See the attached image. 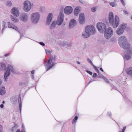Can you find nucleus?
Instances as JSON below:
<instances>
[{
	"label": "nucleus",
	"mask_w": 132,
	"mask_h": 132,
	"mask_svg": "<svg viewBox=\"0 0 132 132\" xmlns=\"http://www.w3.org/2000/svg\"><path fill=\"white\" fill-rule=\"evenodd\" d=\"M118 42L121 47L123 49L127 50L123 56L124 59L127 60H129L132 55V47H130V44L127 42L126 38L124 36L119 37Z\"/></svg>",
	"instance_id": "nucleus-1"
},
{
	"label": "nucleus",
	"mask_w": 132,
	"mask_h": 132,
	"mask_svg": "<svg viewBox=\"0 0 132 132\" xmlns=\"http://www.w3.org/2000/svg\"><path fill=\"white\" fill-rule=\"evenodd\" d=\"M109 20L110 23L112 24L113 27L116 28L119 24V18L117 15L115 16V19L113 18V15L112 12L109 13Z\"/></svg>",
	"instance_id": "nucleus-2"
},
{
	"label": "nucleus",
	"mask_w": 132,
	"mask_h": 132,
	"mask_svg": "<svg viewBox=\"0 0 132 132\" xmlns=\"http://www.w3.org/2000/svg\"><path fill=\"white\" fill-rule=\"evenodd\" d=\"M52 57L50 56L47 62L45 60L44 61V66L46 68H47L46 70V71L49 70L55 64L54 62H52Z\"/></svg>",
	"instance_id": "nucleus-3"
},
{
	"label": "nucleus",
	"mask_w": 132,
	"mask_h": 132,
	"mask_svg": "<svg viewBox=\"0 0 132 132\" xmlns=\"http://www.w3.org/2000/svg\"><path fill=\"white\" fill-rule=\"evenodd\" d=\"M10 71L14 73H15V72L12 66L11 65L9 64L8 65L7 70L5 73L4 77L5 81H7L8 77L10 75Z\"/></svg>",
	"instance_id": "nucleus-4"
},
{
	"label": "nucleus",
	"mask_w": 132,
	"mask_h": 132,
	"mask_svg": "<svg viewBox=\"0 0 132 132\" xmlns=\"http://www.w3.org/2000/svg\"><path fill=\"white\" fill-rule=\"evenodd\" d=\"M40 17V15L39 13L35 12L33 13L31 16L32 22L34 24H37L38 22Z\"/></svg>",
	"instance_id": "nucleus-5"
},
{
	"label": "nucleus",
	"mask_w": 132,
	"mask_h": 132,
	"mask_svg": "<svg viewBox=\"0 0 132 132\" xmlns=\"http://www.w3.org/2000/svg\"><path fill=\"white\" fill-rule=\"evenodd\" d=\"M96 27L100 32L103 33L106 29V26L105 24L102 22H98L97 24Z\"/></svg>",
	"instance_id": "nucleus-6"
},
{
	"label": "nucleus",
	"mask_w": 132,
	"mask_h": 132,
	"mask_svg": "<svg viewBox=\"0 0 132 132\" xmlns=\"http://www.w3.org/2000/svg\"><path fill=\"white\" fill-rule=\"evenodd\" d=\"M23 9L25 11L28 12L30 11L31 8V4L30 2L26 1L23 3Z\"/></svg>",
	"instance_id": "nucleus-7"
},
{
	"label": "nucleus",
	"mask_w": 132,
	"mask_h": 132,
	"mask_svg": "<svg viewBox=\"0 0 132 132\" xmlns=\"http://www.w3.org/2000/svg\"><path fill=\"white\" fill-rule=\"evenodd\" d=\"M85 30H86L87 31H88L90 34H94L95 32V28L92 25H88L86 27Z\"/></svg>",
	"instance_id": "nucleus-8"
},
{
	"label": "nucleus",
	"mask_w": 132,
	"mask_h": 132,
	"mask_svg": "<svg viewBox=\"0 0 132 132\" xmlns=\"http://www.w3.org/2000/svg\"><path fill=\"white\" fill-rule=\"evenodd\" d=\"M64 14L62 13H60L59 14L57 20L56 22L57 24L60 25L62 23L64 18Z\"/></svg>",
	"instance_id": "nucleus-9"
},
{
	"label": "nucleus",
	"mask_w": 132,
	"mask_h": 132,
	"mask_svg": "<svg viewBox=\"0 0 132 132\" xmlns=\"http://www.w3.org/2000/svg\"><path fill=\"white\" fill-rule=\"evenodd\" d=\"M126 25L127 24H122L119 28L117 29V34L120 35L123 33Z\"/></svg>",
	"instance_id": "nucleus-10"
},
{
	"label": "nucleus",
	"mask_w": 132,
	"mask_h": 132,
	"mask_svg": "<svg viewBox=\"0 0 132 132\" xmlns=\"http://www.w3.org/2000/svg\"><path fill=\"white\" fill-rule=\"evenodd\" d=\"M29 19V16L26 13H23L20 15V19L23 22L28 21Z\"/></svg>",
	"instance_id": "nucleus-11"
},
{
	"label": "nucleus",
	"mask_w": 132,
	"mask_h": 132,
	"mask_svg": "<svg viewBox=\"0 0 132 132\" xmlns=\"http://www.w3.org/2000/svg\"><path fill=\"white\" fill-rule=\"evenodd\" d=\"M73 10L72 7L70 6H67L64 8V12L66 14H69L72 12Z\"/></svg>",
	"instance_id": "nucleus-12"
},
{
	"label": "nucleus",
	"mask_w": 132,
	"mask_h": 132,
	"mask_svg": "<svg viewBox=\"0 0 132 132\" xmlns=\"http://www.w3.org/2000/svg\"><path fill=\"white\" fill-rule=\"evenodd\" d=\"M11 13L13 15L16 16H19V12L17 8H13L11 10Z\"/></svg>",
	"instance_id": "nucleus-13"
},
{
	"label": "nucleus",
	"mask_w": 132,
	"mask_h": 132,
	"mask_svg": "<svg viewBox=\"0 0 132 132\" xmlns=\"http://www.w3.org/2000/svg\"><path fill=\"white\" fill-rule=\"evenodd\" d=\"M52 17L53 14L52 13H50L48 14L46 20V24L47 25L50 24L51 21Z\"/></svg>",
	"instance_id": "nucleus-14"
},
{
	"label": "nucleus",
	"mask_w": 132,
	"mask_h": 132,
	"mask_svg": "<svg viewBox=\"0 0 132 132\" xmlns=\"http://www.w3.org/2000/svg\"><path fill=\"white\" fill-rule=\"evenodd\" d=\"M79 19V22L81 24H83L84 23L85 17L84 13H81L80 14Z\"/></svg>",
	"instance_id": "nucleus-15"
},
{
	"label": "nucleus",
	"mask_w": 132,
	"mask_h": 132,
	"mask_svg": "<svg viewBox=\"0 0 132 132\" xmlns=\"http://www.w3.org/2000/svg\"><path fill=\"white\" fill-rule=\"evenodd\" d=\"M8 26L9 28H12L16 30L19 33L20 32L19 31L18 29V28L16 26H14L13 24L10 23L9 22H8Z\"/></svg>",
	"instance_id": "nucleus-16"
},
{
	"label": "nucleus",
	"mask_w": 132,
	"mask_h": 132,
	"mask_svg": "<svg viewBox=\"0 0 132 132\" xmlns=\"http://www.w3.org/2000/svg\"><path fill=\"white\" fill-rule=\"evenodd\" d=\"M76 24V21L74 19L70 21L69 24V28H72Z\"/></svg>",
	"instance_id": "nucleus-17"
},
{
	"label": "nucleus",
	"mask_w": 132,
	"mask_h": 132,
	"mask_svg": "<svg viewBox=\"0 0 132 132\" xmlns=\"http://www.w3.org/2000/svg\"><path fill=\"white\" fill-rule=\"evenodd\" d=\"M90 35V33L88 32V31H87L86 30H85V31L82 32V35L84 38H86L89 37Z\"/></svg>",
	"instance_id": "nucleus-18"
},
{
	"label": "nucleus",
	"mask_w": 132,
	"mask_h": 132,
	"mask_svg": "<svg viewBox=\"0 0 132 132\" xmlns=\"http://www.w3.org/2000/svg\"><path fill=\"white\" fill-rule=\"evenodd\" d=\"M80 7L79 6L76 7L74 11V14L75 15H77L80 12L79 9Z\"/></svg>",
	"instance_id": "nucleus-19"
},
{
	"label": "nucleus",
	"mask_w": 132,
	"mask_h": 132,
	"mask_svg": "<svg viewBox=\"0 0 132 132\" xmlns=\"http://www.w3.org/2000/svg\"><path fill=\"white\" fill-rule=\"evenodd\" d=\"M104 32L108 33L109 34L111 33V34H113V31L112 28L111 27H109L108 29H105V30L104 31Z\"/></svg>",
	"instance_id": "nucleus-20"
},
{
	"label": "nucleus",
	"mask_w": 132,
	"mask_h": 132,
	"mask_svg": "<svg viewBox=\"0 0 132 132\" xmlns=\"http://www.w3.org/2000/svg\"><path fill=\"white\" fill-rule=\"evenodd\" d=\"M6 68L5 64V63H0V70H4Z\"/></svg>",
	"instance_id": "nucleus-21"
},
{
	"label": "nucleus",
	"mask_w": 132,
	"mask_h": 132,
	"mask_svg": "<svg viewBox=\"0 0 132 132\" xmlns=\"http://www.w3.org/2000/svg\"><path fill=\"white\" fill-rule=\"evenodd\" d=\"M126 71L127 74L128 75H130L132 74V67L127 68L126 70Z\"/></svg>",
	"instance_id": "nucleus-22"
},
{
	"label": "nucleus",
	"mask_w": 132,
	"mask_h": 132,
	"mask_svg": "<svg viewBox=\"0 0 132 132\" xmlns=\"http://www.w3.org/2000/svg\"><path fill=\"white\" fill-rule=\"evenodd\" d=\"M113 34H111V33H107L104 32V36L105 38L107 39H109L110 38L111 36Z\"/></svg>",
	"instance_id": "nucleus-23"
},
{
	"label": "nucleus",
	"mask_w": 132,
	"mask_h": 132,
	"mask_svg": "<svg viewBox=\"0 0 132 132\" xmlns=\"http://www.w3.org/2000/svg\"><path fill=\"white\" fill-rule=\"evenodd\" d=\"M11 18L12 21L14 22L17 23L19 21V20L17 18L12 16Z\"/></svg>",
	"instance_id": "nucleus-24"
},
{
	"label": "nucleus",
	"mask_w": 132,
	"mask_h": 132,
	"mask_svg": "<svg viewBox=\"0 0 132 132\" xmlns=\"http://www.w3.org/2000/svg\"><path fill=\"white\" fill-rule=\"evenodd\" d=\"M5 93V87H2L0 89V95H4Z\"/></svg>",
	"instance_id": "nucleus-25"
},
{
	"label": "nucleus",
	"mask_w": 132,
	"mask_h": 132,
	"mask_svg": "<svg viewBox=\"0 0 132 132\" xmlns=\"http://www.w3.org/2000/svg\"><path fill=\"white\" fill-rule=\"evenodd\" d=\"M18 102L19 104V108L20 109V113H21V111L22 103L21 100V98L20 96H19Z\"/></svg>",
	"instance_id": "nucleus-26"
},
{
	"label": "nucleus",
	"mask_w": 132,
	"mask_h": 132,
	"mask_svg": "<svg viewBox=\"0 0 132 132\" xmlns=\"http://www.w3.org/2000/svg\"><path fill=\"white\" fill-rule=\"evenodd\" d=\"M3 28L2 29V32L3 33V32L4 31V30L6 28H7V27L6 26V23L5 21H3Z\"/></svg>",
	"instance_id": "nucleus-27"
},
{
	"label": "nucleus",
	"mask_w": 132,
	"mask_h": 132,
	"mask_svg": "<svg viewBox=\"0 0 132 132\" xmlns=\"http://www.w3.org/2000/svg\"><path fill=\"white\" fill-rule=\"evenodd\" d=\"M55 22L54 21H53L50 26V28L51 29H53L54 27H55Z\"/></svg>",
	"instance_id": "nucleus-28"
},
{
	"label": "nucleus",
	"mask_w": 132,
	"mask_h": 132,
	"mask_svg": "<svg viewBox=\"0 0 132 132\" xmlns=\"http://www.w3.org/2000/svg\"><path fill=\"white\" fill-rule=\"evenodd\" d=\"M78 119V117L77 116H75L74 117V119L73 120L72 123L73 124H75L76 122H77V121Z\"/></svg>",
	"instance_id": "nucleus-29"
},
{
	"label": "nucleus",
	"mask_w": 132,
	"mask_h": 132,
	"mask_svg": "<svg viewBox=\"0 0 132 132\" xmlns=\"http://www.w3.org/2000/svg\"><path fill=\"white\" fill-rule=\"evenodd\" d=\"M52 52V51H50L48 49H47L46 50V52L47 54H50Z\"/></svg>",
	"instance_id": "nucleus-30"
},
{
	"label": "nucleus",
	"mask_w": 132,
	"mask_h": 132,
	"mask_svg": "<svg viewBox=\"0 0 132 132\" xmlns=\"http://www.w3.org/2000/svg\"><path fill=\"white\" fill-rule=\"evenodd\" d=\"M6 4L8 6H11L12 5L11 2L10 1H8L7 2Z\"/></svg>",
	"instance_id": "nucleus-31"
},
{
	"label": "nucleus",
	"mask_w": 132,
	"mask_h": 132,
	"mask_svg": "<svg viewBox=\"0 0 132 132\" xmlns=\"http://www.w3.org/2000/svg\"><path fill=\"white\" fill-rule=\"evenodd\" d=\"M93 66V67L95 69L96 71L98 73H99V70L95 66L94 64H93L92 65Z\"/></svg>",
	"instance_id": "nucleus-32"
},
{
	"label": "nucleus",
	"mask_w": 132,
	"mask_h": 132,
	"mask_svg": "<svg viewBox=\"0 0 132 132\" xmlns=\"http://www.w3.org/2000/svg\"><path fill=\"white\" fill-rule=\"evenodd\" d=\"M116 41L115 38L114 37H112L110 39V41L111 42H115Z\"/></svg>",
	"instance_id": "nucleus-33"
},
{
	"label": "nucleus",
	"mask_w": 132,
	"mask_h": 132,
	"mask_svg": "<svg viewBox=\"0 0 132 132\" xmlns=\"http://www.w3.org/2000/svg\"><path fill=\"white\" fill-rule=\"evenodd\" d=\"M17 127V125L16 124H15L13 127L12 129V130L13 131L15 129H16V128Z\"/></svg>",
	"instance_id": "nucleus-34"
},
{
	"label": "nucleus",
	"mask_w": 132,
	"mask_h": 132,
	"mask_svg": "<svg viewBox=\"0 0 132 132\" xmlns=\"http://www.w3.org/2000/svg\"><path fill=\"white\" fill-rule=\"evenodd\" d=\"M96 7H93L91 8V10L92 12H95L96 11Z\"/></svg>",
	"instance_id": "nucleus-35"
},
{
	"label": "nucleus",
	"mask_w": 132,
	"mask_h": 132,
	"mask_svg": "<svg viewBox=\"0 0 132 132\" xmlns=\"http://www.w3.org/2000/svg\"><path fill=\"white\" fill-rule=\"evenodd\" d=\"M87 61L88 62H89L90 64H91L92 65H93V64L92 63V61H91V60L89 59H87Z\"/></svg>",
	"instance_id": "nucleus-36"
},
{
	"label": "nucleus",
	"mask_w": 132,
	"mask_h": 132,
	"mask_svg": "<svg viewBox=\"0 0 132 132\" xmlns=\"http://www.w3.org/2000/svg\"><path fill=\"white\" fill-rule=\"evenodd\" d=\"M98 73V75H99V78H102L103 79L104 78V77L102 75L99 73Z\"/></svg>",
	"instance_id": "nucleus-37"
},
{
	"label": "nucleus",
	"mask_w": 132,
	"mask_h": 132,
	"mask_svg": "<svg viewBox=\"0 0 132 132\" xmlns=\"http://www.w3.org/2000/svg\"><path fill=\"white\" fill-rule=\"evenodd\" d=\"M104 80H105V81L107 83H109V81L105 77L103 79Z\"/></svg>",
	"instance_id": "nucleus-38"
},
{
	"label": "nucleus",
	"mask_w": 132,
	"mask_h": 132,
	"mask_svg": "<svg viewBox=\"0 0 132 132\" xmlns=\"http://www.w3.org/2000/svg\"><path fill=\"white\" fill-rule=\"evenodd\" d=\"M110 6H112V7H113L115 5V4L114 2H111L110 3Z\"/></svg>",
	"instance_id": "nucleus-39"
},
{
	"label": "nucleus",
	"mask_w": 132,
	"mask_h": 132,
	"mask_svg": "<svg viewBox=\"0 0 132 132\" xmlns=\"http://www.w3.org/2000/svg\"><path fill=\"white\" fill-rule=\"evenodd\" d=\"M3 128L2 125H0V132H2Z\"/></svg>",
	"instance_id": "nucleus-40"
},
{
	"label": "nucleus",
	"mask_w": 132,
	"mask_h": 132,
	"mask_svg": "<svg viewBox=\"0 0 132 132\" xmlns=\"http://www.w3.org/2000/svg\"><path fill=\"white\" fill-rule=\"evenodd\" d=\"M97 76V74L96 73H94L93 75V78H95Z\"/></svg>",
	"instance_id": "nucleus-41"
},
{
	"label": "nucleus",
	"mask_w": 132,
	"mask_h": 132,
	"mask_svg": "<svg viewBox=\"0 0 132 132\" xmlns=\"http://www.w3.org/2000/svg\"><path fill=\"white\" fill-rule=\"evenodd\" d=\"M86 71L90 75H92V72H91L87 70Z\"/></svg>",
	"instance_id": "nucleus-42"
},
{
	"label": "nucleus",
	"mask_w": 132,
	"mask_h": 132,
	"mask_svg": "<svg viewBox=\"0 0 132 132\" xmlns=\"http://www.w3.org/2000/svg\"><path fill=\"white\" fill-rule=\"evenodd\" d=\"M39 44L41 45H42V46H45V44L44 43H43L42 42H40L39 43Z\"/></svg>",
	"instance_id": "nucleus-43"
},
{
	"label": "nucleus",
	"mask_w": 132,
	"mask_h": 132,
	"mask_svg": "<svg viewBox=\"0 0 132 132\" xmlns=\"http://www.w3.org/2000/svg\"><path fill=\"white\" fill-rule=\"evenodd\" d=\"M79 2L80 3L83 4L85 3L84 1L83 0H79Z\"/></svg>",
	"instance_id": "nucleus-44"
},
{
	"label": "nucleus",
	"mask_w": 132,
	"mask_h": 132,
	"mask_svg": "<svg viewBox=\"0 0 132 132\" xmlns=\"http://www.w3.org/2000/svg\"><path fill=\"white\" fill-rule=\"evenodd\" d=\"M120 1L123 5H125V4L123 0H120Z\"/></svg>",
	"instance_id": "nucleus-45"
},
{
	"label": "nucleus",
	"mask_w": 132,
	"mask_h": 132,
	"mask_svg": "<svg viewBox=\"0 0 132 132\" xmlns=\"http://www.w3.org/2000/svg\"><path fill=\"white\" fill-rule=\"evenodd\" d=\"M108 116H111L112 115L111 113L110 112H109L108 113Z\"/></svg>",
	"instance_id": "nucleus-46"
},
{
	"label": "nucleus",
	"mask_w": 132,
	"mask_h": 132,
	"mask_svg": "<svg viewBox=\"0 0 132 132\" xmlns=\"http://www.w3.org/2000/svg\"><path fill=\"white\" fill-rule=\"evenodd\" d=\"M123 12H124L125 14L128 15V13L127 12V11H126V10H123Z\"/></svg>",
	"instance_id": "nucleus-47"
},
{
	"label": "nucleus",
	"mask_w": 132,
	"mask_h": 132,
	"mask_svg": "<svg viewBox=\"0 0 132 132\" xmlns=\"http://www.w3.org/2000/svg\"><path fill=\"white\" fill-rule=\"evenodd\" d=\"M126 126H124L123 127V129H122V132H124L125 130L126 129Z\"/></svg>",
	"instance_id": "nucleus-48"
},
{
	"label": "nucleus",
	"mask_w": 132,
	"mask_h": 132,
	"mask_svg": "<svg viewBox=\"0 0 132 132\" xmlns=\"http://www.w3.org/2000/svg\"><path fill=\"white\" fill-rule=\"evenodd\" d=\"M92 81L91 80L88 83V84H87V86L88 85H89L90 83H91L92 81Z\"/></svg>",
	"instance_id": "nucleus-49"
},
{
	"label": "nucleus",
	"mask_w": 132,
	"mask_h": 132,
	"mask_svg": "<svg viewBox=\"0 0 132 132\" xmlns=\"http://www.w3.org/2000/svg\"><path fill=\"white\" fill-rule=\"evenodd\" d=\"M0 107L1 108H3L4 107V105L3 104H1L0 106Z\"/></svg>",
	"instance_id": "nucleus-50"
},
{
	"label": "nucleus",
	"mask_w": 132,
	"mask_h": 132,
	"mask_svg": "<svg viewBox=\"0 0 132 132\" xmlns=\"http://www.w3.org/2000/svg\"><path fill=\"white\" fill-rule=\"evenodd\" d=\"M35 72V70H33L31 71V73L32 74H34Z\"/></svg>",
	"instance_id": "nucleus-51"
},
{
	"label": "nucleus",
	"mask_w": 132,
	"mask_h": 132,
	"mask_svg": "<svg viewBox=\"0 0 132 132\" xmlns=\"http://www.w3.org/2000/svg\"><path fill=\"white\" fill-rule=\"evenodd\" d=\"M106 42V41L105 40H103L102 41V42L103 43H105Z\"/></svg>",
	"instance_id": "nucleus-52"
},
{
	"label": "nucleus",
	"mask_w": 132,
	"mask_h": 132,
	"mask_svg": "<svg viewBox=\"0 0 132 132\" xmlns=\"http://www.w3.org/2000/svg\"><path fill=\"white\" fill-rule=\"evenodd\" d=\"M22 128H23V129H24L25 128V126L23 124H22Z\"/></svg>",
	"instance_id": "nucleus-53"
},
{
	"label": "nucleus",
	"mask_w": 132,
	"mask_h": 132,
	"mask_svg": "<svg viewBox=\"0 0 132 132\" xmlns=\"http://www.w3.org/2000/svg\"><path fill=\"white\" fill-rule=\"evenodd\" d=\"M9 54H6L5 55V57H6L8 56H9Z\"/></svg>",
	"instance_id": "nucleus-54"
},
{
	"label": "nucleus",
	"mask_w": 132,
	"mask_h": 132,
	"mask_svg": "<svg viewBox=\"0 0 132 132\" xmlns=\"http://www.w3.org/2000/svg\"><path fill=\"white\" fill-rule=\"evenodd\" d=\"M100 70L102 71L103 72L104 71L103 69L102 68H100Z\"/></svg>",
	"instance_id": "nucleus-55"
},
{
	"label": "nucleus",
	"mask_w": 132,
	"mask_h": 132,
	"mask_svg": "<svg viewBox=\"0 0 132 132\" xmlns=\"http://www.w3.org/2000/svg\"><path fill=\"white\" fill-rule=\"evenodd\" d=\"M16 132H20V130L19 129H18Z\"/></svg>",
	"instance_id": "nucleus-56"
},
{
	"label": "nucleus",
	"mask_w": 132,
	"mask_h": 132,
	"mask_svg": "<svg viewBox=\"0 0 132 132\" xmlns=\"http://www.w3.org/2000/svg\"><path fill=\"white\" fill-rule=\"evenodd\" d=\"M77 62L78 64H80V62L78 61H77Z\"/></svg>",
	"instance_id": "nucleus-57"
},
{
	"label": "nucleus",
	"mask_w": 132,
	"mask_h": 132,
	"mask_svg": "<svg viewBox=\"0 0 132 132\" xmlns=\"http://www.w3.org/2000/svg\"><path fill=\"white\" fill-rule=\"evenodd\" d=\"M32 78L33 79H34V76L33 75H32Z\"/></svg>",
	"instance_id": "nucleus-58"
},
{
	"label": "nucleus",
	"mask_w": 132,
	"mask_h": 132,
	"mask_svg": "<svg viewBox=\"0 0 132 132\" xmlns=\"http://www.w3.org/2000/svg\"><path fill=\"white\" fill-rule=\"evenodd\" d=\"M5 103V102L4 101H3L2 102V103L3 104H4V103Z\"/></svg>",
	"instance_id": "nucleus-59"
},
{
	"label": "nucleus",
	"mask_w": 132,
	"mask_h": 132,
	"mask_svg": "<svg viewBox=\"0 0 132 132\" xmlns=\"http://www.w3.org/2000/svg\"><path fill=\"white\" fill-rule=\"evenodd\" d=\"M15 100L16 101H17V100L16 99Z\"/></svg>",
	"instance_id": "nucleus-60"
},
{
	"label": "nucleus",
	"mask_w": 132,
	"mask_h": 132,
	"mask_svg": "<svg viewBox=\"0 0 132 132\" xmlns=\"http://www.w3.org/2000/svg\"><path fill=\"white\" fill-rule=\"evenodd\" d=\"M131 77L132 78V74H131Z\"/></svg>",
	"instance_id": "nucleus-61"
},
{
	"label": "nucleus",
	"mask_w": 132,
	"mask_h": 132,
	"mask_svg": "<svg viewBox=\"0 0 132 132\" xmlns=\"http://www.w3.org/2000/svg\"><path fill=\"white\" fill-rule=\"evenodd\" d=\"M21 132H23V131H22Z\"/></svg>",
	"instance_id": "nucleus-62"
},
{
	"label": "nucleus",
	"mask_w": 132,
	"mask_h": 132,
	"mask_svg": "<svg viewBox=\"0 0 132 132\" xmlns=\"http://www.w3.org/2000/svg\"><path fill=\"white\" fill-rule=\"evenodd\" d=\"M11 98V99H12V98Z\"/></svg>",
	"instance_id": "nucleus-63"
},
{
	"label": "nucleus",
	"mask_w": 132,
	"mask_h": 132,
	"mask_svg": "<svg viewBox=\"0 0 132 132\" xmlns=\"http://www.w3.org/2000/svg\"><path fill=\"white\" fill-rule=\"evenodd\" d=\"M131 19H132V18H131Z\"/></svg>",
	"instance_id": "nucleus-64"
}]
</instances>
